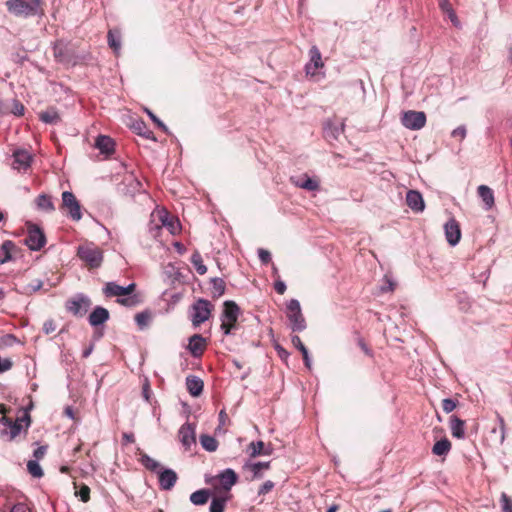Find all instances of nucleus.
I'll return each mask as SVG.
<instances>
[{
	"label": "nucleus",
	"instance_id": "a19ab883",
	"mask_svg": "<svg viewBox=\"0 0 512 512\" xmlns=\"http://www.w3.org/2000/svg\"><path fill=\"white\" fill-rule=\"evenodd\" d=\"M133 129L138 135L145 137L146 139H153V132L147 129L144 121L138 120L134 123Z\"/></svg>",
	"mask_w": 512,
	"mask_h": 512
},
{
	"label": "nucleus",
	"instance_id": "c85d7f7f",
	"mask_svg": "<svg viewBox=\"0 0 512 512\" xmlns=\"http://www.w3.org/2000/svg\"><path fill=\"white\" fill-rule=\"evenodd\" d=\"M36 208L40 211L51 213L55 210L52 197L48 194H40L35 199Z\"/></svg>",
	"mask_w": 512,
	"mask_h": 512
},
{
	"label": "nucleus",
	"instance_id": "4468645a",
	"mask_svg": "<svg viewBox=\"0 0 512 512\" xmlns=\"http://www.w3.org/2000/svg\"><path fill=\"white\" fill-rule=\"evenodd\" d=\"M177 479V473L171 468H161L158 472V482L161 490H171L175 486Z\"/></svg>",
	"mask_w": 512,
	"mask_h": 512
},
{
	"label": "nucleus",
	"instance_id": "bb28decb",
	"mask_svg": "<svg viewBox=\"0 0 512 512\" xmlns=\"http://www.w3.org/2000/svg\"><path fill=\"white\" fill-rule=\"evenodd\" d=\"M95 146L101 153L109 155L113 153L115 143L111 137L99 135L96 139Z\"/></svg>",
	"mask_w": 512,
	"mask_h": 512
},
{
	"label": "nucleus",
	"instance_id": "774afa93",
	"mask_svg": "<svg viewBox=\"0 0 512 512\" xmlns=\"http://www.w3.org/2000/svg\"><path fill=\"white\" fill-rule=\"evenodd\" d=\"M44 454H45V447H38V448L34 451V456H35L36 458H40V457H42Z\"/></svg>",
	"mask_w": 512,
	"mask_h": 512
},
{
	"label": "nucleus",
	"instance_id": "2f4dec72",
	"mask_svg": "<svg viewBox=\"0 0 512 512\" xmlns=\"http://www.w3.org/2000/svg\"><path fill=\"white\" fill-rule=\"evenodd\" d=\"M109 47L115 54H119L121 50V33L118 30H109L107 34Z\"/></svg>",
	"mask_w": 512,
	"mask_h": 512
},
{
	"label": "nucleus",
	"instance_id": "aec40b11",
	"mask_svg": "<svg viewBox=\"0 0 512 512\" xmlns=\"http://www.w3.org/2000/svg\"><path fill=\"white\" fill-rule=\"evenodd\" d=\"M206 347V339L201 334H194L189 338L188 350L195 358L202 356Z\"/></svg>",
	"mask_w": 512,
	"mask_h": 512
},
{
	"label": "nucleus",
	"instance_id": "c756f323",
	"mask_svg": "<svg viewBox=\"0 0 512 512\" xmlns=\"http://www.w3.org/2000/svg\"><path fill=\"white\" fill-rule=\"evenodd\" d=\"M39 119L45 124H57L61 121L60 115L55 107H49L39 113Z\"/></svg>",
	"mask_w": 512,
	"mask_h": 512
},
{
	"label": "nucleus",
	"instance_id": "39448f33",
	"mask_svg": "<svg viewBox=\"0 0 512 512\" xmlns=\"http://www.w3.org/2000/svg\"><path fill=\"white\" fill-rule=\"evenodd\" d=\"M212 303L204 298H198L191 306L190 309V320L194 327H198L206 322L212 313Z\"/></svg>",
	"mask_w": 512,
	"mask_h": 512
},
{
	"label": "nucleus",
	"instance_id": "c9c22d12",
	"mask_svg": "<svg viewBox=\"0 0 512 512\" xmlns=\"http://www.w3.org/2000/svg\"><path fill=\"white\" fill-rule=\"evenodd\" d=\"M228 500V496L213 497L210 503L209 512H224V508Z\"/></svg>",
	"mask_w": 512,
	"mask_h": 512
},
{
	"label": "nucleus",
	"instance_id": "a878e982",
	"mask_svg": "<svg viewBox=\"0 0 512 512\" xmlns=\"http://www.w3.org/2000/svg\"><path fill=\"white\" fill-rule=\"evenodd\" d=\"M450 430L454 438H465V422L456 415L450 417Z\"/></svg>",
	"mask_w": 512,
	"mask_h": 512
},
{
	"label": "nucleus",
	"instance_id": "5701e85b",
	"mask_svg": "<svg viewBox=\"0 0 512 512\" xmlns=\"http://www.w3.org/2000/svg\"><path fill=\"white\" fill-rule=\"evenodd\" d=\"M109 319V311L101 306H97L89 315L88 321L91 326H99Z\"/></svg>",
	"mask_w": 512,
	"mask_h": 512
},
{
	"label": "nucleus",
	"instance_id": "de8ad7c7",
	"mask_svg": "<svg viewBox=\"0 0 512 512\" xmlns=\"http://www.w3.org/2000/svg\"><path fill=\"white\" fill-rule=\"evenodd\" d=\"M145 112L150 117V119L164 132H168L167 126L149 109H145Z\"/></svg>",
	"mask_w": 512,
	"mask_h": 512
},
{
	"label": "nucleus",
	"instance_id": "58836bf2",
	"mask_svg": "<svg viewBox=\"0 0 512 512\" xmlns=\"http://www.w3.org/2000/svg\"><path fill=\"white\" fill-rule=\"evenodd\" d=\"M211 283L213 297L218 298L225 293V282L222 278H212Z\"/></svg>",
	"mask_w": 512,
	"mask_h": 512
},
{
	"label": "nucleus",
	"instance_id": "603ef678",
	"mask_svg": "<svg viewBox=\"0 0 512 512\" xmlns=\"http://www.w3.org/2000/svg\"><path fill=\"white\" fill-rule=\"evenodd\" d=\"M258 256H259V259L260 261L263 263V264H267L271 261V254L269 251L265 250V249H258Z\"/></svg>",
	"mask_w": 512,
	"mask_h": 512
},
{
	"label": "nucleus",
	"instance_id": "72a5a7b5",
	"mask_svg": "<svg viewBox=\"0 0 512 512\" xmlns=\"http://www.w3.org/2000/svg\"><path fill=\"white\" fill-rule=\"evenodd\" d=\"M450 450L451 443L447 438H442L441 440L437 441L432 448L433 454L437 456L447 455Z\"/></svg>",
	"mask_w": 512,
	"mask_h": 512
},
{
	"label": "nucleus",
	"instance_id": "4c0bfd02",
	"mask_svg": "<svg viewBox=\"0 0 512 512\" xmlns=\"http://www.w3.org/2000/svg\"><path fill=\"white\" fill-rule=\"evenodd\" d=\"M324 131L327 137L337 139L338 136L344 132V124L335 126L331 122H327L324 127Z\"/></svg>",
	"mask_w": 512,
	"mask_h": 512
},
{
	"label": "nucleus",
	"instance_id": "6e6d98bb",
	"mask_svg": "<svg viewBox=\"0 0 512 512\" xmlns=\"http://www.w3.org/2000/svg\"><path fill=\"white\" fill-rule=\"evenodd\" d=\"M274 348L277 351L278 356L282 360H287L288 357L290 356V353L286 349H284L280 344H276Z\"/></svg>",
	"mask_w": 512,
	"mask_h": 512
},
{
	"label": "nucleus",
	"instance_id": "338daca9",
	"mask_svg": "<svg viewBox=\"0 0 512 512\" xmlns=\"http://www.w3.org/2000/svg\"><path fill=\"white\" fill-rule=\"evenodd\" d=\"M143 397L145 398L146 401H149V398H150V388H149V385L148 384H145L143 386Z\"/></svg>",
	"mask_w": 512,
	"mask_h": 512
},
{
	"label": "nucleus",
	"instance_id": "37998d69",
	"mask_svg": "<svg viewBox=\"0 0 512 512\" xmlns=\"http://www.w3.org/2000/svg\"><path fill=\"white\" fill-rule=\"evenodd\" d=\"M150 319H151V315L147 311L137 313L135 316V321L141 329H143L144 327H146L148 325Z\"/></svg>",
	"mask_w": 512,
	"mask_h": 512
},
{
	"label": "nucleus",
	"instance_id": "f8f14e48",
	"mask_svg": "<svg viewBox=\"0 0 512 512\" xmlns=\"http://www.w3.org/2000/svg\"><path fill=\"white\" fill-rule=\"evenodd\" d=\"M91 306L90 299L83 295L78 294L67 303V310L76 316H83Z\"/></svg>",
	"mask_w": 512,
	"mask_h": 512
},
{
	"label": "nucleus",
	"instance_id": "49530a36",
	"mask_svg": "<svg viewBox=\"0 0 512 512\" xmlns=\"http://www.w3.org/2000/svg\"><path fill=\"white\" fill-rule=\"evenodd\" d=\"M457 401L451 398H445L442 401V409L445 413L452 412L457 407Z\"/></svg>",
	"mask_w": 512,
	"mask_h": 512
},
{
	"label": "nucleus",
	"instance_id": "69168bd1",
	"mask_svg": "<svg viewBox=\"0 0 512 512\" xmlns=\"http://www.w3.org/2000/svg\"><path fill=\"white\" fill-rule=\"evenodd\" d=\"M124 443H133L135 441V437L132 433H124L123 436Z\"/></svg>",
	"mask_w": 512,
	"mask_h": 512
},
{
	"label": "nucleus",
	"instance_id": "a211bd4d",
	"mask_svg": "<svg viewBox=\"0 0 512 512\" xmlns=\"http://www.w3.org/2000/svg\"><path fill=\"white\" fill-rule=\"evenodd\" d=\"M310 60L305 65L306 75L314 76L316 74V70L324 66L322 61L320 50L317 46H312L309 50Z\"/></svg>",
	"mask_w": 512,
	"mask_h": 512
},
{
	"label": "nucleus",
	"instance_id": "6e6552de",
	"mask_svg": "<svg viewBox=\"0 0 512 512\" xmlns=\"http://www.w3.org/2000/svg\"><path fill=\"white\" fill-rule=\"evenodd\" d=\"M61 198V208L66 211V215L73 221H80L82 219V211L76 196L70 191H64Z\"/></svg>",
	"mask_w": 512,
	"mask_h": 512
},
{
	"label": "nucleus",
	"instance_id": "c03bdc74",
	"mask_svg": "<svg viewBox=\"0 0 512 512\" xmlns=\"http://www.w3.org/2000/svg\"><path fill=\"white\" fill-rule=\"evenodd\" d=\"M42 287H43V282L39 279H36L26 285L25 292L27 294H33V293H36L39 290H41Z\"/></svg>",
	"mask_w": 512,
	"mask_h": 512
},
{
	"label": "nucleus",
	"instance_id": "09e8293b",
	"mask_svg": "<svg viewBox=\"0 0 512 512\" xmlns=\"http://www.w3.org/2000/svg\"><path fill=\"white\" fill-rule=\"evenodd\" d=\"M500 502L503 512H512V500L507 496V494H501Z\"/></svg>",
	"mask_w": 512,
	"mask_h": 512
},
{
	"label": "nucleus",
	"instance_id": "9b49d317",
	"mask_svg": "<svg viewBox=\"0 0 512 512\" xmlns=\"http://www.w3.org/2000/svg\"><path fill=\"white\" fill-rule=\"evenodd\" d=\"M178 437L185 450H190L196 444V425L190 422L184 423L178 431Z\"/></svg>",
	"mask_w": 512,
	"mask_h": 512
},
{
	"label": "nucleus",
	"instance_id": "f03ea898",
	"mask_svg": "<svg viewBox=\"0 0 512 512\" xmlns=\"http://www.w3.org/2000/svg\"><path fill=\"white\" fill-rule=\"evenodd\" d=\"M42 3V0H8L6 7L17 17L29 18L42 14Z\"/></svg>",
	"mask_w": 512,
	"mask_h": 512
},
{
	"label": "nucleus",
	"instance_id": "423d86ee",
	"mask_svg": "<svg viewBox=\"0 0 512 512\" xmlns=\"http://www.w3.org/2000/svg\"><path fill=\"white\" fill-rule=\"evenodd\" d=\"M287 318L289 326L293 332H302L306 329V320L302 314L300 302L297 299H291L287 305Z\"/></svg>",
	"mask_w": 512,
	"mask_h": 512
},
{
	"label": "nucleus",
	"instance_id": "a18cd8bd",
	"mask_svg": "<svg viewBox=\"0 0 512 512\" xmlns=\"http://www.w3.org/2000/svg\"><path fill=\"white\" fill-rule=\"evenodd\" d=\"M496 418L499 423V442H500V444H502L504 442L505 436H506L505 421H504V418L499 413H496Z\"/></svg>",
	"mask_w": 512,
	"mask_h": 512
},
{
	"label": "nucleus",
	"instance_id": "2eb2a0df",
	"mask_svg": "<svg viewBox=\"0 0 512 512\" xmlns=\"http://www.w3.org/2000/svg\"><path fill=\"white\" fill-rule=\"evenodd\" d=\"M13 163L12 167L15 170L26 171L30 166L32 162V155L25 149H16L13 152Z\"/></svg>",
	"mask_w": 512,
	"mask_h": 512
},
{
	"label": "nucleus",
	"instance_id": "1a4fd4ad",
	"mask_svg": "<svg viewBox=\"0 0 512 512\" xmlns=\"http://www.w3.org/2000/svg\"><path fill=\"white\" fill-rule=\"evenodd\" d=\"M27 236L25 244L32 251H39L46 244V237L43 230L36 224L29 223L27 225Z\"/></svg>",
	"mask_w": 512,
	"mask_h": 512
},
{
	"label": "nucleus",
	"instance_id": "864d4df0",
	"mask_svg": "<svg viewBox=\"0 0 512 512\" xmlns=\"http://www.w3.org/2000/svg\"><path fill=\"white\" fill-rule=\"evenodd\" d=\"M56 330V325L54 320L48 319L43 324V332L45 334H50Z\"/></svg>",
	"mask_w": 512,
	"mask_h": 512
},
{
	"label": "nucleus",
	"instance_id": "5fc2aeb1",
	"mask_svg": "<svg viewBox=\"0 0 512 512\" xmlns=\"http://www.w3.org/2000/svg\"><path fill=\"white\" fill-rule=\"evenodd\" d=\"M452 137L454 138H457V137H460L461 140H463L465 137H466V128L465 126H458L457 128H455L452 133H451Z\"/></svg>",
	"mask_w": 512,
	"mask_h": 512
},
{
	"label": "nucleus",
	"instance_id": "f704fd0d",
	"mask_svg": "<svg viewBox=\"0 0 512 512\" xmlns=\"http://www.w3.org/2000/svg\"><path fill=\"white\" fill-rule=\"evenodd\" d=\"M200 444L208 452H214L218 448V442L217 440L208 434H202L200 435Z\"/></svg>",
	"mask_w": 512,
	"mask_h": 512
},
{
	"label": "nucleus",
	"instance_id": "79ce46f5",
	"mask_svg": "<svg viewBox=\"0 0 512 512\" xmlns=\"http://www.w3.org/2000/svg\"><path fill=\"white\" fill-rule=\"evenodd\" d=\"M27 469L33 477L40 478L43 476V470L39 463L35 460H29L27 463Z\"/></svg>",
	"mask_w": 512,
	"mask_h": 512
},
{
	"label": "nucleus",
	"instance_id": "e2e57ef3",
	"mask_svg": "<svg viewBox=\"0 0 512 512\" xmlns=\"http://www.w3.org/2000/svg\"><path fill=\"white\" fill-rule=\"evenodd\" d=\"M386 282H387V284L381 286V288H380L381 292H383V293L394 290V285H395L394 282L388 278L386 279Z\"/></svg>",
	"mask_w": 512,
	"mask_h": 512
},
{
	"label": "nucleus",
	"instance_id": "dca6fc26",
	"mask_svg": "<svg viewBox=\"0 0 512 512\" xmlns=\"http://www.w3.org/2000/svg\"><path fill=\"white\" fill-rule=\"evenodd\" d=\"M152 217H157L161 226L166 227L171 234H175L178 230V221L166 209H157L152 213Z\"/></svg>",
	"mask_w": 512,
	"mask_h": 512
},
{
	"label": "nucleus",
	"instance_id": "f3484780",
	"mask_svg": "<svg viewBox=\"0 0 512 512\" xmlns=\"http://www.w3.org/2000/svg\"><path fill=\"white\" fill-rule=\"evenodd\" d=\"M444 230L447 242L451 246L457 245L461 238V230L458 222L454 218L449 219L444 225Z\"/></svg>",
	"mask_w": 512,
	"mask_h": 512
},
{
	"label": "nucleus",
	"instance_id": "8fccbe9b",
	"mask_svg": "<svg viewBox=\"0 0 512 512\" xmlns=\"http://www.w3.org/2000/svg\"><path fill=\"white\" fill-rule=\"evenodd\" d=\"M24 111H25L24 105L18 100H13L12 113L16 116H22L24 114Z\"/></svg>",
	"mask_w": 512,
	"mask_h": 512
},
{
	"label": "nucleus",
	"instance_id": "4be33fe9",
	"mask_svg": "<svg viewBox=\"0 0 512 512\" xmlns=\"http://www.w3.org/2000/svg\"><path fill=\"white\" fill-rule=\"evenodd\" d=\"M217 478L220 481L222 489L227 493L231 490L232 486L236 484L238 480L236 472L231 468H227L221 471L217 475Z\"/></svg>",
	"mask_w": 512,
	"mask_h": 512
},
{
	"label": "nucleus",
	"instance_id": "f257e3e1",
	"mask_svg": "<svg viewBox=\"0 0 512 512\" xmlns=\"http://www.w3.org/2000/svg\"><path fill=\"white\" fill-rule=\"evenodd\" d=\"M135 287V283H130L127 286H121L118 285L116 282L111 281L105 284V286L103 287V293L105 294L106 297L127 296L124 298H118L117 302L121 305L132 307L139 302L137 295H131Z\"/></svg>",
	"mask_w": 512,
	"mask_h": 512
},
{
	"label": "nucleus",
	"instance_id": "412c9836",
	"mask_svg": "<svg viewBox=\"0 0 512 512\" xmlns=\"http://www.w3.org/2000/svg\"><path fill=\"white\" fill-rule=\"evenodd\" d=\"M247 451L251 458H255L258 456H270L273 453V447L265 443L261 440L253 441L248 445Z\"/></svg>",
	"mask_w": 512,
	"mask_h": 512
},
{
	"label": "nucleus",
	"instance_id": "393cba45",
	"mask_svg": "<svg viewBox=\"0 0 512 512\" xmlns=\"http://www.w3.org/2000/svg\"><path fill=\"white\" fill-rule=\"evenodd\" d=\"M204 383L202 379L195 375L186 377V388L191 396L198 397L203 391Z\"/></svg>",
	"mask_w": 512,
	"mask_h": 512
},
{
	"label": "nucleus",
	"instance_id": "7c9ffc66",
	"mask_svg": "<svg viewBox=\"0 0 512 512\" xmlns=\"http://www.w3.org/2000/svg\"><path fill=\"white\" fill-rule=\"evenodd\" d=\"M16 245L11 240H6L0 246V265L12 260V252L15 250Z\"/></svg>",
	"mask_w": 512,
	"mask_h": 512
},
{
	"label": "nucleus",
	"instance_id": "b1692460",
	"mask_svg": "<svg viewBox=\"0 0 512 512\" xmlns=\"http://www.w3.org/2000/svg\"><path fill=\"white\" fill-rule=\"evenodd\" d=\"M478 196L484 203L485 210H491L495 204L493 190L487 185H480L477 188Z\"/></svg>",
	"mask_w": 512,
	"mask_h": 512
},
{
	"label": "nucleus",
	"instance_id": "6ab92c4d",
	"mask_svg": "<svg viewBox=\"0 0 512 512\" xmlns=\"http://www.w3.org/2000/svg\"><path fill=\"white\" fill-rule=\"evenodd\" d=\"M406 204L415 213L423 212L425 208L423 196L417 190H409L406 193Z\"/></svg>",
	"mask_w": 512,
	"mask_h": 512
},
{
	"label": "nucleus",
	"instance_id": "680f3d73",
	"mask_svg": "<svg viewBox=\"0 0 512 512\" xmlns=\"http://www.w3.org/2000/svg\"><path fill=\"white\" fill-rule=\"evenodd\" d=\"M89 494H90L89 487L84 486V487L81 488V490H80V497H81V500L83 502H87L89 500V498H90Z\"/></svg>",
	"mask_w": 512,
	"mask_h": 512
},
{
	"label": "nucleus",
	"instance_id": "0eeeda50",
	"mask_svg": "<svg viewBox=\"0 0 512 512\" xmlns=\"http://www.w3.org/2000/svg\"><path fill=\"white\" fill-rule=\"evenodd\" d=\"M23 421H26V427H28L30 425V416L28 414H24L21 418H17L14 422L6 416L0 417V424L5 427L0 432L1 436H7L8 440H13L21 433L23 428Z\"/></svg>",
	"mask_w": 512,
	"mask_h": 512
},
{
	"label": "nucleus",
	"instance_id": "052dcab7",
	"mask_svg": "<svg viewBox=\"0 0 512 512\" xmlns=\"http://www.w3.org/2000/svg\"><path fill=\"white\" fill-rule=\"evenodd\" d=\"M439 8L443 13L448 12L449 10L453 9L452 5L450 4L449 0H438Z\"/></svg>",
	"mask_w": 512,
	"mask_h": 512
},
{
	"label": "nucleus",
	"instance_id": "473e14b6",
	"mask_svg": "<svg viewBox=\"0 0 512 512\" xmlns=\"http://www.w3.org/2000/svg\"><path fill=\"white\" fill-rule=\"evenodd\" d=\"M211 496V492L208 489H200L193 492L190 495V501L193 505L200 506L207 503Z\"/></svg>",
	"mask_w": 512,
	"mask_h": 512
},
{
	"label": "nucleus",
	"instance_id": "7ed1b4c3",
	"mask_svg": "<svg viewBox=\"0 0 512 512\" xmlns=\"http://www.w3.org/2000/svg\"><path fill=\"white\" fill-rule=\"evenodd\" d=\"M76 255L89 269L100 268L104 260L102 249L89 241L77 247Z\"/></svg>",
	"mask_w": 512,
	"mask_h": 512
},
{
	"label": "nucleus",
	"instance_id": "13d9d810",
	"mask_svg": "<svg viewBox=\"0 0 512 512\" xmlns=\"http://www.w3.org/2000/svg\"><path fill=\"white\" fill-rule=\"evenodd\" d=\"M291 341L295 348H297L300 352L306 348L305 345L302 343L300 337L297 335H293Z\"/></svg>",
	"mask_w": 512,
	"mask_h": 512
},
{
	"label": "nucleus",
	"instance_id": "cd10ccee",
	"mask_svg": "<svg viewBox=\"0 0 512 512\" xmlns=\"http://www.w3.org/2000/svg\"><path fill=\"white\" fill-rule=\"evenodd\" d=\"M269 468H270V461L245 463V465H244V469H246L252 473V479H261L263 477L262 471L268 470Z\"/></svg>",
	"mask_w": 512,
	"mask_h": 512
},
{
	"label": "nucleus",
	"instance_id": "ea45409f",
	"mask_svg": "<svg viewBox=\"0 0 512 512\" xmlns=\"http://www.w3.org/2000/svg\"><path fill=\"white\" fill-rule=\"evenodd\" d=\"M191 263L199 275H204L207 272V267L203 263L202 256L199 252H195L191 256Z\"/></svg>",
	"mask_w": 512,
	"mask_h": 512
},
{
	"label": "nucleus",
	"instance_id": "20e7f679",
	"mask_svg": "<svg viewBox=\"0 0 512 512\" xmlns=\"http://www.w3.org/2000/svg\"><path fill=\"white\" fill-rule=\"evenodd\" d=\"M241 314L240 307L236 304V302L232 300H226L223 303V310L220 315V330L223 335L229 336L235 333L237 329V321Z\"/></svg>",
	"mask_w": 512,
	"mask_h": 512
},
{
	"label": "nucleus",
	"instance_id": "4d7b16f0",
	"mask_svg": "<svg viewBox=\"0 0 512 512\" xmlns=\"http://www.w3.org/2000/svg\"><path fill=\"white\" fill-rule=\"evenodd\" d=\"M445 14H447L449 20L452 22V24L455 26V27H460V21L454 11V9H451L449 10L448 12H446Z\"/></svg>",
	"mask_w": 512,
	"mask_h": 512
},
{
	"label": "nucleus",
	"instance_id": "0e129e2a",
	"mask_svg": "<svg viewBox=\"0 0 512 512\" xmlns=\"http://www.w3.org/2000/svg\"><path fill=\"white\" fill-rule=\"evenodd\" d=\"M10 512H29L27 507L23 503L15 504L11 509Z\"/></svg>",
	"mask_w": 512,
	"mask_h": 512
},
{
	"label": "nucleus",
	"instance_id": "e433bc0d",
	"mask_svg": "<svg viewBox=\"0 0 512 512\" xmlns=\"http://www.w3.org/2000/svg\"><path fill=\"white\" fill-rule=\"evenodd\" d=\"M141 463L146 469L150 470L151 472L157 473V474H158L159 470L162 468L158 461L151 458L147 454L142 455Z\"/></svg>",
	"mask_w": 512,
	"mask_h": 512
},
{
	"label": "nucleus",
	"instance_id": "ddd939ff",
	"mask_svg": "<svg viewBox=\"0 0 512 512\" xmlns=\"http://www.w3.org/2000/svg\"><path fill=\"white\" fill-rule=\"evenodd\" d=\"M290 182L298 188L307 190V191H317L320 188V181L316 177H310L308 174L304 173L301 175L291 176Z\"/></svg>",
	"mask_w": 512,
	"mask_h": 512
},
{
	"label": "nucleus",
	"instance_id": "bf43d9fd",
	"mask_svg": "<svg viewBox=\"0 0 512 512\" xmlns=\"http://www.w3.org/2000/svg\"><path fill=\"white\" fill-rule=\"evenodd\" d=\"M274 289L278 294H284L286 291V284L282 280H277L274 283Z\"/></svg>",
	"mask_w": 512,
	"mask_h": 512
},
{
	"label": "nucleus",
	"instance_id": "3c124183",
	"mask_svg": "<svg viewBox=\"0 0 512 512\" xmlns=\"http://www.w3.org/2000/svg\"><path fill=\"white\" fill-rule=\"evenodd\" d=\"M273 488H274V482H272L271 480H267L259 488L258 494L265 495V494L269 493Z\"/></svg>",
	"mask_w": 512,
	"mask_h": 512
},
{
	"label": "nucleus",
	"instance_id": "9d476101",
	"mask_svg": "<svg viewBox=\"0 0 512 512\" xmlns=\"http://www.w3.org/2000/svg\"><path fill=\"white\" fill-rule=\"evenodd\" d=\"M401 123L409 130H419L426 124V114L422 111H406L402 114Z\"/></svg>",
	"mask_w": 512,
	"mask_h": 512
}]
</instances>
